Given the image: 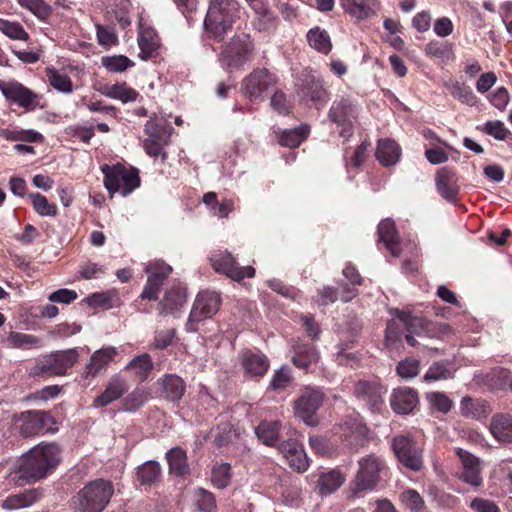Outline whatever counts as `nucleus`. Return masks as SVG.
<instances>
[{"label":"nucleus","mask_w":512,"mask_h":512,"mask_svg":"<svg viewBox=\"0 0 512 512\" xmlns=\"http://www.w3.org/2000/svg\"><path fill=\"white\" fill-rule=\"evenodd\" d=\"M308 129L304 126L294 129L284 130L278 136V142L281 146L296 148L307 137Z\"/></svg>","instance_id":"43"},{"label":"nucleus","mask_w":512,"mask_h":512,"mask_svg":"<svg viewBox=\"0 0 512 512\" xmlns=\"http://www.w3.org/2000/svg\"><path fill=\"white\" fill-rule=\"evenodd\" d=\"M113 493L114 486L110 481H90L73 498L74 512H103Z\"/></svg>","instance_id":"4"},{"label":"nucleus","mask_w":512,"mask_h":512,"mask_svg":"<svg viewBox=\"0 0 512 512\" xmlns=\"http://www.w3.org/2000/svg\"><path fill=\"white\" fill-rule=\"evenodd\" d=\"M359 469L353 480L352 496L359 492L373 490L380 482V472L384 469V461L375 454L366 455L358 461Z\"/></svg>","instance_id":"8"},{"label":"nucleus","mask_w":512,"mask_h":512,"mask_svg":"<svg viewBox=\"0 0 512 512\" xmlns=\"http://www.w3.org/2000/svg\"><path fill=\"white\" fill-rule=\"evenodd\" d=\"M254 50V42L249 34L236 33L222 46L219 61L227 71L241 70L252 60Z\"/></svg>","instance_id":"5"},{"label":"nucleus","mask_w":512,"mask_h":512,"mask_svg":"<svg viewBox=\"0 0 512 512\" xmlns=\"http://www.w3.org/2000/svg\"><path fill=\"white\" fill-rule=\"evenodd\" d=\"M162 468L155 460H148L137 467L136 479L141 485L152 486L161 480Z\"/></svg>","instance_id":"31"},{"label":"nucleus","mask_w":512,"mask_h":512,"mask_svg":"<svg viewBox=\"0 0 512 512\" xmlns=\"http://www.w3.org/2000/svg\"><path fill=\"white\" fill-rule=\"evenodd\" d=\"M145 272L148 274L147 279L161 288L164 281L172 272V268L164 262H155L146 266Z\"/></svg>","instance_id":"44"},{"label":"nucleus","mask_w":512,"mask_h":512,"mask_svg":"<svg viewBox=\"0 0 512 512\" xmlns=\"http://www.w3.org/2000/svg\"><path fill=\"white\" fill-rule=\"evenodd\" d=\"M0 31L13 40L27 41L29 39V34L19 22L0 19Z\"/></svg>","instance_id":"46"},{"label":"nucleus","mask_w":512,"mask_h":512,"mask_svg":"<svg viewBox=\"0 0 512 512\" xmlns=\"http://www.w3.org/2000/svg\"><path fill=\"white\" fill-rule=\"evenodd\" d=\"M395 309H391L390 313L392 319L388 321L385 330V345L388 347L395 346L396 343L401 342L405 327L399 318L394 315Z\"/></svg>","instance_id":"42"},{"label":"nucleus","mask_w":512,"mask_h":512,"mask_svg":"<svg viewBox=\"0 0 512 512\" xmlns=\"http://www.w3.org/2000/svg\"><path fill=\"white\" fill-rule=\"evenodd\" d=\"M275 84L274 76L266 68H256L242 81L244 94L250 99H258Z\"/></svg>","instance_id":"14"},{"label":"nucleus","mask_w":512,"mask_h":512,"mask_svg":"<svg viewBox=\"0 0 512 512\" xmlns=\"http://www.w3.org/2000/svg\"><path fill=\"white\" fill-rule=\"evenodd\" d=\"M328 117L330 121L344 126L341 136H350L353 133L352 121L356 118V111L348 98H342L335 102L329 110Z\"/></svg>","instance_id":"17"},{"label":"nucleus","mask_w":512,"mask_h":512,"mask_svg":"<svg viewBox=\"0 0 512 512\" xmlns=\"http://www.w3.org/2000/svg\"><path fill=\"white\" fill-rule=\"evenodd\" d=\"M33 208L40 216H56L57 207L50 204L45 196L40 193H33L29 195Z\"/></svg>","instance_id":"48"},{"label":"nucleus","mask_w":512,"mask_h":512,"mask_svg":"<svg viewBox=\"0 0 512 512\" xmlns=\"http://www.w3.org/2000/svg\"><path fill=\"white\" fill-rule=\"evenodd\" d=\"M169 472L175 476H184L189 473L186 452L180 447H174L166 453Z\"/></svg>","instance_id":"34"},{"label":"nucleus","mask_w":512,"mask_h":512,"mask_svg":"<svg viewBox=\"0 0 512 512\" xmlns=\"http://www.w3.org/2000/svg\"><path fill=\"white\" fill-rule=\"evenodd\" d=\"M490 430L497 440L512 443V417L510 415H494L490 424Z\"/></svg>","instance_id":"32"},{"label":"nucleus","mask_w":512,"mask_h":512,"mask_svg":"<svg viewBox=\"0 0 512 512\" xmlns=\"http://www.w3.org/2000/svg\"><path fill=\"white\" fill-rule=\"evenodd\" d=\"M221 302L220 294L215 291L204 290L199 292L186 323V330L190 332L197 331L195 324L216 314L221 306Z\"/></svg>","instance_id":"11"},{"label":"nucleus","mask_w":512,"mask_h":512,"mask_svg":"<svg viewBox=\"0 0 512 512\" xmlns=\"http://www.w3.org/2000/svg\"><path fill=\"white\" fill-rule=\"evenodd\" d=\"M102 65L110 72H123L134 66V63L124 55L102 57Z\"/></svg>","instance_id":"47"},{"label":"nucleus","mask_w":512,"mask_h":512,"mask_svg":"<svg viewBox=\"0 0 512 512\" xmlns=\"http://www.w3.org/2000/svg\"><path fill=\"white\" fill-rule=\"evenodd\" d=\"M50 85L58 91L70 93L72 91V82L67 74H61L58 71H52L49 75Z\"/></svg>","instance_id":"59"},{"label":"nucleus","mask_w":512,"mask_h":512,"mask_svg":"<svg viewBox=\"0 0 512 512\" xmlns=\"http://www.w3.org/2000/svg\"><path fill=\"white\" fill-rule=\"evenodd\" d=\"M418 403L417 392L412 388L395 389L391 395L390 404L397 414H409Z\"/></svg>","instance_id":"25"},{"label":"nucleus","mask_w":512,"mask_h":512,"mask_svg":"<svg viewBox=\"0 0 512 512\" xmlns=\"http://www.w3.org/2000/svg\"><path fill=\"white\" fill-rule=\"evenodd\" d=\"M436 189L438 193L448 202L455 203L458 195L456 173L448 168L442 167L436 173Z\"/></svg>","instance_id":"21"},{"label":"nucleus","mask_w":512,"mask_h":512,"mask_svg":"<svg viewBox=\"0 0 512 512\" xmlns=\"http://www.w3.org/2000/svg\"><path fill=\"white\" fill-rule=\"evenodd\" d=\"M0 90L5 98L17 103L25 109H34L37 95L17 81L5 82L0 80Z\"/></svg>","instance_id":"16"},{"label":"nucleus","mask_w":512,"mask_h":512,"mask_svg":"<svg viewBox=\"0 0 512 512\" xmlns=\"http://www.w3.org/2000/svg\"><path fill=\"white\" fill-rule=\"evenodd\" d=\"M231 466L228 463H222L214 467L211 472V481L218 489L227 487L230 483Z\"/></svg>","instance_id":"50"},{"label":"nucleus","mask_w":512,"mask_h":512,"mask_svg":"<svg viewBox=\"0 0 512 512\" xmlns=\"http://www.w3.org/2000/svg\"><path fill=\"white\" fill-rule=\"evenodd\" d=\"M293 350L292 363L298 368L307 370L311 364L319 360V353L312 343L297 342Z\"/></svg>","instance_id":"28"},{"label":"nucleus","mask_w":512,"mask_h":512,"mask_svg":"<svg viewBox=\"0 0 512 512\" xmlns=\"http://www.w3.org/2000/svg\"><path fill=\"white\" fill-rule=\"evenodd\" d=\"M420 362L413 358H407L398 363L397 374L404 379H411L418 375Z\"/></svg>","instance_id":"55"},{"label":"nucleus","mask_w":512,"mask_h":512,"mask_svg":"<svg viewBox=\"0 0 512 512\" xmlns=\"http://www.w3.org/2000/svg\"><path fill=\"white\" fill-rule=\"evenodd\" d=\"M7 343L13 348L28 349L37 345L39 343V339L36 336L29 334L10 332L7 337Z\"/></svg>","instance_id":"49"},{"label":"nucleus","mask_w":512,"mask_h":512,"mask_svg":"<svg viewBox=\"0 0 512 512\" xmlns=\"http://www.w3.org/2000/svg\"><path fill=\"white\" fill-rule=\"evenodd\" d=\"M101 171L104 174V186L111 194L119 192L127 196L140 185L139 172L134 167L126 168L120 163L113 166L104 164Z\"/></svg>","instance_id":"7"},{"label":"nucleus","mask_w":512,"mask_h":512,"mask_svg":"<svg viewBox=\"0 0 512 512\" xmlns=\"http://www.w3.org/2000/svg\"><path fill=\"white\" fill-rule=\"evenodd\" d=\"M279 428L278 421H262L255 428V433L265 445L274 446L278 440Z\"/></svg>","instance_id":"39"},{"label":"nucleus","mask_w":512,"mask_h":512,"mask_svg":"<svg viewBox=\"0 0 512 512\" xmlns=\"http://www.w3.org/2000/svg\"><path fill=\"white\" fill-rule=\"evenodd\" d=\"M426 399L431 408L442 413L449 412L452 407V401L442 392H429L426 394Z\"/></svg>","instance_id":"53"},{"label":"nucleus","mask_w":512,"mask_h":512,"mask_svg":"<svg viewBox=\"0 0 512 512\" xmlns=\"http://www.w3.org/2000/svg\"><path fill=\"white\" fill-rule=\"evenodd\" d=\"M169 135L166 132L154 134L143 142L145 152L151 157L161 156L162 160H166L167 153L163 151V147L168 145Z\"/></svg>","instance_id":"38"},{"label":"nucleus","mask_w":512,"mask_h":512,"mask_svg":"<svg viewBox=\"0 0 512 512\" xmlns=\"http://www.w3.org/2000/svg\"><path fill=\"white\" fill-rule=\"evenodd\" d=\"M7 140L42 142L43 136L34 130H5L2 134Z\"/></svg>","instance_id":"51"},{"label":"nucleus","mask_w":512,"mask_h":512,"mask_svg":"<svg viewBox=\"0 0 512 512\" xmlns=\"http://www.w3.org/2000/svg\"><path fill=\"white\" fill-rule=\"evenodd\" d=\"M345 482V476L338 469H333L329 472H323L319 475L317 480L318 493L321 496H326L334 493Z\"/></svg>","instance_id":"30"},{"label":"nucleus","mask_w":512,"mask_h":512,"mask_svg":"<svg viewBox=\"0 0 512 512\" xmlns=\"http://www.w3.org/2000/svg\"><path fill=\"white\" fill-rule=\"evenodd\" d=\"M453 377V372L442 362H434L424 375L425 381L447 380Z\"/></svg>","instance_id":"52"},{"label":"nucleus","mask_w":512,"mask_h":512,"mask_svg":"<svg viewBox=\"0 0 512 512\" xmlns=\"http://www.w3.org/2000/svg\"><path fill=\"white\" fill-rule=\"evenodd\" d=\"M303 100H310L316 109H320L327 103V92L321 81L314 76H307L298 92Z\"/></svg>","instance_id":"22"},{"label":"nucleus","mask_w":512,"mask_h":512,"mask_svg":"<svg viewBox=\"0 0 512 512\" xmlns=\"http://www.w3.org/2000/svg\"><path fill=\"white\" fill-rule=\"evenodd\" d=\"M377 232L379 241L384 243L391 255L399 257L401 250L399 248V235L395 227V222L390 218L382 220L378 225Z\"/></svg>","instance_id":"27"},{"label":"nucleus","mask_w":512,"mask_h":512,"mask_svg":"<svg viewBox=\"0 0 512 512\" xmlns=\"http://www.w3.org/2000/svg\"><path fill=\"white\" fill-rule=\"evenodd\" d=\"M186 302L185 294L179 289L166 291L163 299L158 303L160 315L173 314L178 311Z\"/></svg>","instance_id":"33"},{"label":"nucleus","mask_w":512,"mask_h":512,"mask_svg":"<svg viewBox=\"0 0 512 512\" xmlns=\"http://www.w3.org/2000/svg\"><path fill=\"white\" fill-rule=\"evenodd\" d=\"M138 46L140 49L139 57L146 61L153 57L159 48V41L156 33L147 29L142 31L138 36Z\"/></svg>","instance_id":"36"},{"label":"nucleus","mask_w":512,"mask_h":512,"mask_svg":"<svg viewBox=\"0 0 512 512\" xmlns=\"http://www.w3.org/2000/svg\"><path fill=\"white\" fill-rule=\"evenodd\" d=\"M307 40L311 47L321 53L328 54L332 49L329 34L319 27H315L307 33Z\"/></svg>","instance_id":"41"},{"label":"nucleus","mask_w":512,"mask_h":512,"mask_svg":"<svg viewBox=\"0 0 512 512\" xmlns=\"http://www.w3.org/2000/svg\"><path fill=\"white\" fill-rule=\"evenodd\" d=\"M392 450L397 460L412 471L423 468V448L410 435H397L391 442Z\"/></svg>","instance_id":"10"},{"label":"nucleus","mask_w":512,"mask_h":512,"mask_svg":"<svg viewBox=\"0 0 512 512\" xmlns=\"http://www.w3.org/2000/svg\"><path fill=\"white\" fill-rule=\"evenodd\" d=\"M341 6L350 16L357 20H364L377 13L380 2L378 0H341Z\"/></svg>","instance_id":"26"},{"label":"nucleus","mask_w":512,"mask_h":512,"mask_svg":"<svg viewBox=\"0 0 512 512\" xmlns=\"http://www.w3.org/2000/svg\"><path fill=\"white\" fill-rule=\"evenodd\" d=\"M196 495H197V508L199 511L211 512L212 510H214L216 508V500H215L214 495L211 492H209L203 488H199L196 491Z\"/></svg>","instance_id":"60"},{"label":"nucleus","mask_w":512,"mask_h":512,"mask_svg":"<svg viewBox=\"0 0 512 512\" xmlns=\"http://www.w3.org/2000/svg\"><path fill=\"white\" fill-rule=\"evenodd\" d=\"M48 299L55 303L70 304L77 299V293L74 290L63 288L51 293Z\"/></svg>","instance_id":"63"},{"label":"nucleus","mask_w":512,"mask_h":512,"mask_svg":"<svg viewBox=\"0 0 512 512\" xmlns=\"http://www.w3.org/2000/svg\"><path fill=\"white\" fill-rule=\"evenodd\" d=\"M470 507L475 512H499V508L495 504V502L483 498L473 499L470 504Z\"/></svg>","instance_id":"64"},{"label":"nucleus","mask_w":512,"mask_h":512,"mask_svg":"<svg viewBox=\"0 0 512 512\" xmlns=\"http://www.w3.org/2000/svg\"><path fill=\"white\" fill-rule=\"evenodd\" d=\"M291 379V369L288 366H282L275 371L270 383V387L273 390L285 389L291 382Z\"/></svg>","instance_id":"56"},{"label":"nucleus","mask_w":512,"mask_h":512,"mask_svg":"<svg viewBox=\"0 0 512 512\" xmlns=\"http://www.w3.org/2000/svg\"><path fill=\"white\" fill-rule=\"evenodd\" d=\"M323 401L324 394L322 391L312 387H305L300 390L299 397L294 401V414L306 425L316 427L319 424L317 412L323 405Z\"/></svg>","instance_id":"9"},{"label":"nucleus","mask_w":512,"mask_h":512,"mask_svg":"<svg viewBox=\"0 0 512 512\" xmlns=\"http://www.w3.org/2000/svg\"><path fill=\"white\" fill-rule=\"evenodd\" d=\"M279 451L292 469L297 472L307 470L309 466L307 455L302 445L297 441L289 440L282 442L279 446Z\"/></svg>","instance_id":"20"},{"label":"nucleus","mask_w":512,"mask_h":512,"mask_svg":"<svg viewBox=\"0 0 512 512\" xmlns=\"http://www.w3.org/2000/svg\"><path fill=\"white\" fill-rule=\"evenodd\" d=\"M446 87L448 88L451 95L458 99L460 102L470 106L476 104V96L474 95L472 89L464 83L453 82L451 84H447Z\"/></svg>","instance_id":"45"},{"label":"nucleus","mask_w":512,"mask_h":512,"mask_svg":"<svg viewBox=\"0 0 512 512\" xmlns=\"http://www.w3.org/2000/svg\"><path fill=\"white\" fill-rule=\"evenodd\" d=\"M483 131L497 140H506L511 135L504 123L499 120L486 122Z\"/></svg>","instance_id":"58"},{"label":"nucleus","mask_w":512,"mask_h":512,"mask_svg":"<svg viewBox=\"0 0 512 512\" xmlns=\"http://www.w3.org/2000/svg\"><path fill=\"white\" fill-rule=\"evenodd\" d=\"M240 7L236 0H210L204 19L209 38L221 42L239 18Z\"/></svg>","instance_id":"3"},{"label":"nucleus","mask_w":512,"mask_h":512,"mask_svg":"<svg viewBox=\"0 0 512 512\" xmlns=\"http://www.w3.org/2000/svg\"><path fill=\"white\" fill-rule=\"evenodd\" d=\"M240 364L247 378H262L268 371L270 363L262 353H254L251 350L243 351L240 356Z\"/></svg>","instance_id":"18"},{"label":"nucleus","mask_w":512,"mask_h":512,"mask_svg":"<svg viewBox=\"0 0 512 512\" xmlns=\"http://www.w3.org/2000/svg\"><path fill=\"white\" fill-rule=\"evenodd\" d=\"M402 501L412 512H422L424 508V500L420 496V494L413 490L409 489L404 491L401 494Z\"/></svg>","instance_id":"57"},{"label":"nucleus","mask_w":512,"mask_h":512,"mask_svg":"<svg viewBox=\"0 0 512 512\" xmlns=\"http://www.w3.org/2000/svg\"><path fill=\"white\" fill-rule=\"evenodd\" d=\"M39 493L37 490H26L19 494L8 496L1 504L5 510H16L25 508L37 501Z\"/></svg>","instance_id":"35"},{"label":"nucleus","mask_w":512,"mask_h":512,"mask_svg":"<svg viewBox=\"0 0 512 512\" xmlns=\"http://www.w3.org/2000/svg\"><path fill=\"white\" fill-rule=\"evenodd\" d=\"M157 383L161 386L160 396L170 402H179L186 391L185 381L176 374H165Z\"/></svg>","instance_id":"24"},{"label":"nucleus","mask_w":512,"mask_h":512,"mask_svg":"<svg viewBox=\"0 0 512 512\" xmlns=\"http://www.w3.org/2000/svg\"><path fill=\"white\" fill-rule=\"evenodd\" d=\"M210 262L215 272L224 274L236 282L255 276V269L252 266H239L236 258L228 251L214 254L210 257Z\"/></svg>","instance_id":"12"},{"label":"nucleus","mask_w":512,"mask_h":512,"mask_svg":"<svg viewBox=\"0 0 512 512\" xmlns=\"http://www.w3.org/2000/svg\"><path fill=\"white\" fill-rule=\"evenodd\" d=\"M376 158L383 166L395 165L401 155L400 146L392 139L385 138L378 141Z\"/></svg>","instance_id":"29"},{"label":"nucleus","mask_w":512,"mask_h":512,"mask_svg":"<svg viewBox=\"0 0 512 512\" xmlns=\"http://www.w3.org/2000/svg\"><path fill=\"white\" fill-rule=\"evenodd\" d=\"M154 362L148 353H143L134 357L126 366V369L135 371V375L141 382H144L149 377L154 369Z\"/></svg>","instance_id":"37"},{"label":"nucleus","mask_w":512,"mask_h":512,"mask_svg":"<svg viewBox=\"0 0 512 512\" xmlns=\"http://www.w3.org/2000/svg\"><path fill=\"white\" fill-rule=\"evenodd\" d=\"M116 353L114 347L101 348L95 351L91 355L90 361L86 364L81 376L85 379L95 378L113 360Z\"/></svg>","instance_id":"23"},{"label":"nucleus","mask_w":512,"mask_h":512,"mask_svg":"<svg viewBox=\"0 0 512 512\" xmlns=\"http://www.w3.org/2000/svg\"><path fill=\"white\" fill-rule=\"evenodd\" d=\"M127 391V380L121 375L116 374L109 379L104 391L94 399L93 407H106L113 401L121 398Z\"/></svg>","instance_id":"19"},{"label":"nucleus","mask_w":512,"mask_h":512,"mask_svg":"<svg viewBox=\"0 0 512 512\" xmlns=\"http://www.w3.org/2000/svg\"><path fill=\"white\" fill-rule=\"evenodd\" d=\"M394 315L403 323L406 334L405 341L412 347H421L434 353L437 348H429L423 342L425 338L443 339L451 333V326L444 322H433L421 316H414L410 311L395 309Z\"/></svg>","instance_id":"2"},{"label":"nucleus","mask_w":512,"mask_h":512,"mask_svg":"<svg viewBox=\"0 0 512 512\" xmlns=\"http://www.w3.org/2000/svg\"><path fill=\"white\" fill-rule=\"evenodd\" d=\"M254 27L260 32L274 31L277 27V17L268 9L263 13L257 14L254 20Z\"/></svg>","instance_id":"54"},{"label":"nucleus","mask_w":512,"mask_h":512,"mask_svg":"<svg viewBox=\"0 0 512 512\" xmlns=\"http://www.w3.org/2000/svg\"><path fill=\"white\" fill-rule=\"evenodd\" d=\"M102 94L109 98L118 99L123 103L135 101L139 95L134 89L128 87L125 82L106 86L102 90Z\"/></svg>","instance_id":"40"},{"label":"nucleus","mask_w":512,"mask_h":512,"mask_svg":"<svg viewBox=\"0 0 512 512\" xmlns=\"http://www.w3.org/2000/svg\"><path fill=\"white\" fill-rule=\"evenodd\" d=\"M19 420L22 422L20 434L25 438L49 432L55 424L53 417L48 412L40 410L23 412Z\"/></svg>","instance_id":"13"},{"label":"nucleus","mask_w":512,"mask_h":512,"mask_svg":"<svg viewBox=\"0 0 512 512\" xmlns=\"http://www.w3.org/2000/svg\"><path fill=\"white\" fill-rule=\"evenodd\" d=\"M60 460V448L57 444L41 443L22 456L16 473L19 479L33 483L45 478Z\"/></svg>","instance_id":"1"},{"label":"nucleus","mask_w":512,"mask_h":512,"mask_svg":"<svg viewBox=\"0 0 512 512\" xmlns=\"http://www.w3.org/2000/svg\"><path fill=\"white\" fill-rule=\"evenodd\" d=\"M79 359L75 348L53 351L37 360L31 368L30 375L38 378L64 376Z\"/></svg>","instance_id":"6"},{"label":"nucleus","mask_w":512,"mask_h":512,"mask_svg":"<svg viewBox=\"0 0 512 512\" xmlns=\"http://www.w3.org/2000/svg\"><path fill=\"white\" fill-rule=\"evenodd\" d=\"M355 397L364 402L372 411H379L383 405V387L376 380H359L354 385Z\"/></svg>","instance_id":"15"},{"label":"nucleus","mask_w":512,"mask_h":512,"mask_svg":"<svg viewBox=\"0 0 512 512\" xmlns=\"http://www.w3.org/2000/svg\"><path fill=\"white\" fill-rule=\"evenodd\" d=\"M144 401L145 397L142 392L133 391L124 398L123 409L129 412L136 411L144 404Z\"/></svg>","instance_id":"62"},{"label":"nucleus","mask_w":512,"mask_h":512,"mask_svg":"<svg viewBox=\"0 0 512 512\" xmlns=\"http://www.w3.org/2000/svg\"><path fill=\"white\" fill-rule=\"evenodd\" d=\"M174 336L175 329L156 331L151 347L157 350H163L171 345Z\"/></svg>","instance_id":"61"}]
</instances>
